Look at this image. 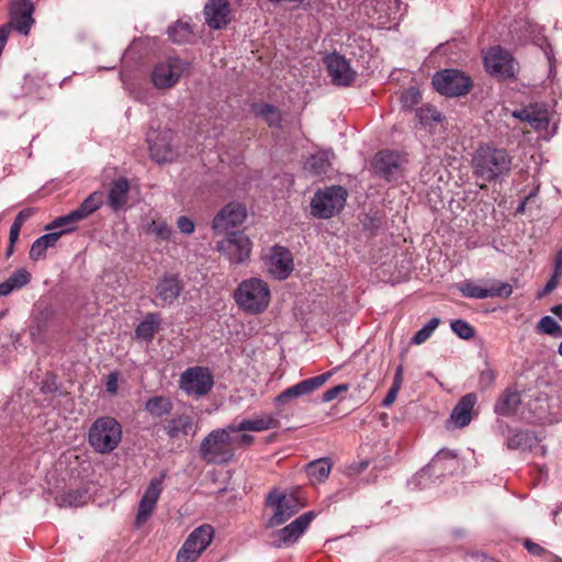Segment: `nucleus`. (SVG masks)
<instances>
[{"mask_svg":"<svg viewBox=\"0 0 562 562\" xmlns=\"http://www.w3.org/2000/svg\"><path fill=\"white\" fill-rule=\"evenodd\" d=\"M47 249L48 248L45 245H43V241L40 240V238H37L31 246L30 258L35 261L43 259L46 256Z\"/></svg>","mask_w":562,"mask_h":562,"instance_id":"obj_52","label":"nucleus"},{"mask_svg":"<svg viewBox=\"0 0 562 562\" xmlns=\"http://www.w3.org/2000/svg\"><path fill=\"white\" fill-rule=\"evenodd\" d=\"M214 538V528L204 524L195 528L177 553V562H195Z\"/></svg>","mask_w":562,"mask_h":562,"instance_id":"obj_7","label":"nucleus"},{"mask_svg":"<svg viewBox=\"0 0 562 562\" xmlns=\"http://www.w3.org/2000/svg\"><path fill=\"white\" fill-rule=\"evenodd\" d=\"M403 157L392 150H380L372 160L373 173L385 181H396L404 175Z\"/></svg>","mask_w":562,"mask_h":562,"instance_id":"obj_13","label":"nucleus"},{"mask_svg":"<svg viewBox=\"0 0 562 562\" xmlns=\"http://www.w3.org/2000/svg\"><path fill=\"white\" fill-rule=\"evenodd\" d=\"M537 331L539 334H546L553 337L562 335V329L558 322L551 316H543L537 324Z\"/></svg>","mask_w":562,"mask_h":562,"instance_id":"obj_43","label":"nucleus"},{"mask_svg":"<svg viewBox=\"0 0 562 562\" xmlns=\"http://www.w3.org/2000/svg\"><path fill=\"white\" fill-rule=\"evenodd\" d=\"M416 120L423 126H432L441 122V113L434 106H423L416 111Z\"/></svg>","mask_w":562,"mask_h":562,"instance_id":"obj_39","label":"nucleus"},{"mask_svg":"<svg viewBox=\"0 0 562 562\" xmlns=\"http://www.w3.org/2000/svg\"><path fill=\"white\" fill-rule=\"evenodd\" d=\"M331 470V463L328 458H321L306 464L305 471L313 484L324 482Z\"/></svg>","mask_w":562,"mask_h":562,"instance_id":"obj_33","label":"nucleus"},{"mask_svg":"<svg viewBox=\"0 0 562 562\" xmlns=\"http://www.w3.org/2000/svg\"><path fill=\"white\" fill-rule=\"evenodd\" d=\"M507 448L510 450L525 449L530 447L531 437L527 431H516L507 439Z\"/></svg>","mask_w":562,"mask_h":562,"instance_id":"obj_44","label":"nucleus"},{"mask_svg":"<svg viewBox=\"0 0 562 562\" xmlns=\"http://www.w3.org/2000/svg\"><path fill=\"white\" fill-rule=\"evenodd\" d=\"M347 190L341 186H330L315 192L311 200V214L316 218H330L344 209Z\"/></svg>","mask_w":562,"mask_h":562,"instance_id":"obj_5","label":"nucleus"},{"mask_svg":"<svg viewBox=\"0 0 562 562\" xmlns=\"http://www.w3.org/2000/svg\"><path fill=\"white\" fill-rule=\"evenodd\" d=\"M267 501L276 508L273 516L269 519V527L282 525L304 506L301 497L294 492L289 494L271 492Z\"/></svg>","mask_w":562,"mask_h":562,"instance_id":"obj_9","label":"nucleus"},{"mask_svg":"<svg viewBox=\"0 0 562 562\" xmlns=\"http://www.w3.org/2000/svg\"><path fill=\"white\" fill-rule=\"evenodd\" d=\"M328 76L337 86L348 87L357 77V71L352 69L345 56L334 52L324 58Z\"/></svg>","mask_w":562,"mask_h":562,"instance_id":"obj_16","label":"nucleus"},{"mask_svg":"<svg viewBox=\"0 0 562 562\" xmlns=\"http://www.w3.org/2000/svg\"><path fill=\"white\" fill-rule=\"evenodd\" d=\"M476 395L468 393L462 396L453 407L450 419L459 428L468 426L472 420V412L476 403Z\"/></svg>","mask_w":562,"mask_h":562,"instance_id":"obj_26","label":"nucleus"},{"mask_svg":"<svg viewBox=\"0 0 562 562\" xmlns=\"http://www.w3.org/2000/svg\"><path fill=\"white\" fill-rule=\"evenodd\" d=\"M373 14L370 15L379 27H387L392 22L398 21L406 10L401 0H372Z\"/></svg>","mask_w":562,"mask_h":562,"instance_id":"obj_17","label":"nucleus"},{"mask_svg":"<svg viewBox=\"0 0 562 562\" xmlns=\"http://www.w3.org/2000/svg\"><path fill=\"white\" fill-rule=\"evenodd\" d=\"M331 376V372L305 379L293 386L285 389L276 397L277 404H285L295 397L307 395L323 386Z\"/></svg>","mask_w":562,"mask_h":562,"instance_id":"obj_19","label":"nucleus"},{"mask_svg":"<svg viewBox=\"0 0 562 562\" xmlns=\"http://www.w3.org/2000/svg\"><path fill=\"white\" fill-rule=\"evenodd\" d=\"M122 440V426L113 417L97 418L88 432V442L91 448L101 454L114 451Z\"/></svg>","mask_w":562,"mask_h":562,"instance_id":"obj_3","label":"nucleus"},{"mask_svg":"<svg viewBox=\"0 0 562 562\" xmlns=\"http://www.w3.org/2000/svg\"><path fill=\"white\" fill-rule=\"evenodd\" d=\"M80 222L74 211L66 215L56 217L52 223L46 225L45 231H55L60 228L57 233H61V236L71 233L76 229V224Z\"/></svg>","mask_w":562,"mask_h":562,"instance_id":"obj_37","label":"nucleus"},{"mask_svg":"<svg viewBox=\"0 0 562 562\" xmlns=\"http://www.w3.org/2000/svg\"><path fill=\"white\" fill-rule=\"evenodd\" d=\"M189 63L179 57H168L154 67L151 81L158 89L171 88L189 70Z\"/></svg>","mask_w":562,"mask_h":562,"instance_id":"obj_10","label":"nucleus"},{"mask_svg":"<svg viewBox=\"0 0 562 562\" xmlns=\"http://www.w3.org/2000/svg\"><path fill=\"white\" fill-rule=\"evenodd\" d=\"M192 425L193 420L189 415H178L166 422L164 430L170 438L186 437Z\"/></svg>","mask_w":562,"mask_h":562,"instance_id":"obj_32","label":"nucleus"},{"mask_svg":"<svg viewBox=\"0 0 562 562\" xmlns=\"http://www.w3.org/2000/svg\"><path fill=\"white\" fill-rule=\"evenodd\" d=\"M562 271V249L557 251L555 254V267L554 272L551 276L550 280L546 283L543 289L538 292L537 297L542 299L543 296L550 294L558 286V279Z\"/></svg>","mask_w":562,"mask_h":562,"instance_id":"obj_40","label":"nucleus"},{"mask_svg":"<svg viewBox=\"0 0 562 562\" xmlns=\"http://www.w3.org/2000/svg\"><path fill=\"white\" fill-rule=\"evenodd\" d=\"M521 403L520 393L507 387L494 405V412L499 416H513Z\"/></svg>","mask_w":562,"mask_h":562,"instance_id":"obj_27","label":"nucleus"},{"mask_svg":"<svg viewBox=\"0 0 562 562\" xmlns=\"http://www.w3.org/2000/svg\"><path fill=\"white\" fill-rule=\"evenodd\" d=\"M179 231L183 234L190 235L194 232L195 224L188 216H180L177 221Z\"/></svg>","mask_w":562,"mask_h":562,"instance_id":"obj_54","label":"nucleus"},{"mask_svg":"<svg viewBox=\"0 0 562 562\" xmlns=\"http://www.w3.org/2000/svg\"><path fill=\"white\" fill-rule=\"evenodd\" d=\"M237 305L251 314L263 312L270 302L268 284L258 278H250L239 283L234 293Z\"/></svg>","mask_w":562,"mask_h":562,"instance_id":"obj_4","label":"nucleus"},{"mask_svg":"<svg viewBox=\"0 0 562 562\" xmlns=\"http://www.w3.org/2000/svg\"><path fill=\"white\" fill-rule=\"evenodd\" d=\"M513 116L527 122L531 127L539 130L549 123L548 108L543 103H533L513 112Z\"/></svg>","mask_w":562,"mask_h":562,"instance_id":"obj_25","label":"nucleus"},{"mask_svg":"<svg viewBox=\"0 0 562 562\" xmlns=\"http://www.w3.org/2000/svg\"><path fill=\"white\" fill-rule=\"evenodd\" d=\"M234 439L236 449L237 447H249L252 445L255 438L251 435L243 434L238 437H234Z\"/></svg>","mask_w":562,"mask_h":562,"instance_id":"obj_61","label":"nucleus"},{"mask_svg":"<svg viewBox=\"0 0 562 562\" xmlns=\"http://www.w3.org/2000/svg\"><path fill=\"white\" fill-rule=\"evenodd\" d=\"M206 24L213 30L224 29L231 22L228 0H209L204 7Z\"/></svg>","mask_w":562,"mask_h":562,"instance_id":"obj_23","label":"nucleus"},{"mask_svg":"<svg viewBox=\"0 0 562 562\" xmlns=\"http://www.w3.org/2000/svg\"><path fill=\"white\" fill-rule=\"evenodd\" d=\"M161 321L159 313H147L144 319L137 325L135 337L147 342L151 341L155 334L160 329Z\"/></svg>","mask_w":562,"mask_h":562,"instance_id":"obj_31","label":"nucleus"},{"mask_svg":"<svg viewBox=\"0 0 562 562\" xmlns=\"http://www.w3.org/2000/svg\"><path fill=\"white\" fill-rule=\"evenodd\" d=\"M484 67L488 74L501 80L513 79L516 76L515 59L501 46L492 47L486 52Z\"/></svg>","mask_w":562,"mask_h":562,"instance_id":"obj_12","label":"nucleus"},{"mask_svg":"<svg viewBox=\"0 0 562 562\" xmlns=\"http://www.w3.org/2000/svg\"><path fill=\"white\" fill-rule=\"evenodd\" d=\"M147 232L162 240H169L172 234L171 227L162 220H154L147 227Z\"/></svg>","mask_w":562,"mask_h":562,"instance_id":"obj_46","label":"nucleus"},{"mask_svg":"<svg viewBox=\"0 0 562 562\" xmlns=\"http://www.w3.org/2000/svg\"><path fill=\"white\" fill-rule=\"evenodd\" d=\"M268 266L270 273L279 279H286L293 270V257L291 251L282 246H274L270 250Z\"/></svg>","mask_w":562,"mask_h":562,"instance_id":"obj_22","label":"nucleus"},{"mask_svg":"<svg viewBox=\"0 0 562 562\" xmlns=\"http://www.w3.org/2000/svg\"><path fill=\"white\" fill-rule=\"evenodd\" d=\"M87 497L86 491L69 490L56 499L59 506L80 507L86 504Z\"/></svg>","mask_w":562,"mask_h":562,"instance_id":"obj_38","label":"nucleus"},{"mask_svg":"<svg viewBox=\"0 0 562 562\" xmlns=\"http://www.w3.org/2000/svg\"><path fill=\"white\" fill-rule=\"evenodd\" d=\"M522 546L533 557H540V555L546 554V555L551 558L552 562H562V559L560 557L554 555V554L548 552L540 544L533 542L532 540H530L528 538L522 540Z\"/></svg>","mask_w":562,"mask_h":562,"instance_id":"obj_50","label":"nucleus"},{"mask_svg":"<svg viewBox=\"0 0 562 562\" xmlns=\"http://www.w3.org/2000/svg\"><path fill=\"white\" fill-rule=\"evenodd\" d=\"M229 425L212 430L202 441L199 448L200 458L207 464H227L235 457V439Z\"/></svg>","mask_w":562,"mask_h":562,"instance_id":"obj_2","label":"nucleus"},{"mask_svg":"<svg viewBox=\"0 0 562 562\" xmlns=\"http://www.w3.org/2000/svg\"><path fill=\"white\" fill-rule=\"evenodd\" d=\"M457 454L448 449H441L432 459L430 467H436L441 460L454 459Z\"/></svg>","mask_w":562,"mask_h":562,"instance_id":"obj_59","label":"nucleus"},{"mask_svg":"<svg viewBox=\"0 0 562 562\" xmlns=\"http://www.w3.org/2000/svg\"><path fill=\"white\" fill-rule=\"evenodd\" d=\"M172 132H159L155 139L149 138V151L151 158L158 164L172 161L177 153L171 145Z\"/></svg>","mask_w":562,"mask_h":562,"instance_id":"obj_24","label":"nucleus"},{"mask_svg":"<svg viewBox=\"0 0 562 562\" xmlns=\"http://www.w3.org/2000/svg\"><path fill=\"white\" fill-rule=\"evenodd\" d=\"M21 226L19 224L12 223L9 232V243L15 244L19 239Z\"/></svg>","mask_w":562,"mask_h":562,"instance_id":"obj_62","label":"nucleus"},{"mask_svg":"<svg viewBox=\"0 0 562 562\" xmlns=\"http://www.w3.org/2000/svg\"><path fill=\"white\" fill-rule=\"evenodd\" d=\"M103 205V193L102 192H93L89 194L80 205L74 210L75 214L80 221L86 220L92 213L98 211Z\"/></svg>","mask_w":562,"mask_h":562,"instance_id":"obj_34","label":"nucleus"},{"mask_svg":"<svg viewBox=\"0 0 562 562\" xmlns=\"http://www.w3.org/2000/svg\"><path fill=\"white\" fill-rule=\"evenodd\" d=\"M169 38L177 44L190 43L194 37L191 25L188 22L178 21L168 27Z\"/></svg>","mask_w":562,"mask_h":562,"instance_id":"obj_36","label":"nucleus"},{"mask_svg":"<svg viewBox=\"0 0 562 562\" xmlns=\"http://www.w3.org/2000/svg\"><path fill=\"white\" fill-rule=\"evenodd\" d=\"M404 98H405V100H407L408 98H411V100H412V102H413V103H417V102H418V99H419V92H418L416 89L412 88V89H409V90H407V91H406V93H405V97H404Z\"/></svg>","mask_w":562,"mask_h":562,"instance_id":"obj_64","label":"nucleus"},{"mask_svg":"<svg viewBox=\"0 0 562 562\" xmlns=\"http://www.w3.org/2000/svg\"><path fill=\"white\" fill-rule=\"evenodd\" d=\"M495 379H496V372L494 370H492L488 367L486 369L482 370L480 373V376H479L480 390L485 391V390L490 389L494 384Z\"/></svg>","mask_w":562,"mask_h":562,"instance_id":"obj_51","label":"nucleus"},{"mask_svg":"<svg viewBox=\"0 0 562 562\" xmlns=\"http://www.w3.org/2000/svg\"><path fill=\"white\" fill-rule=\"evenodd\" d=\"M329 156L328 151H319L311 157L310 165L311 168L317 173H325L329 167Z\"/></svg>","mask_w":562,"mask_h":562,"instance_id":"obj_48","label":"nucleus"},{"mask_svg":"<svg viewBox=\"0 0 562 562\" xmlns=\"http://www.w3.org/2000/svg\"><path fill=\"white\" fill-rule=\"evenodd\" d=\"M214 376L206 367H191L184 370L179 380L180 389L189 396L201 397L210 393Z\"/></svg>","mask_w":562,"mask_h":562,"instance_id":"obj_8","label":"nucleus"},{"mask_svg":"<svg viewBox=\"0 0 562 562\" xmlns=\"http://www.w3.org/2000/svg\"><path fill=\"white\" fill-rule=\"evenodd\" d=\"M314 517V512L304 513L288 526L273 532L271 546L274 548H288L292 546L303 535Z\"/></svg>","mask_w":562,"mask_h":562,"instance_id":"obj_15","label":"nucleus"},{"mask_svg":"<svg viewBox=\"0 0 562 562\" xmlns=\"http://www.w3.org/2000/svg\"><path fill=\"white\" fill-rule=\"evenodd\" d=\"M34 5L31 0H14L10 5V22L0 26L5 30V42L8 41L11 29H15L19 33L27 35L34 23L32 14Z\"/></svg>","mask_w":562,"mask_h":562,"instance_id":"obj_14","label":"nucleus"},{"mask_svg":"<svg viewBox=\"0 0 562 562\" xmlns=\"http://www.w3.org/2000/svg\"><path fill=\"white\" fill-rule=\"evenodd\" d=\"M349 389L348 384H338L334 387L328 389L323 393V402H330L338 397L341 393L347 392Z\"/></svg>","mask_w":562,"mask_h":562,"instance_id":"obj_53","label":"nucleus"},{"mask_svg":"<svg viewBox=\"0 0 562 562\" xmlns=\"http://www.w3.org/2000/svg\"><path fill=\"white\" fill-rule=\"evenodd\" d=\"M451 330L461 339L469 340L475 336V329L467 321L456 319L451 322Z\"/></svg>","mask_w":562,"mask_h":562,"instance_id":"obj_47","label":"nucleus"},{"mask_svg":"<svg viewBox=\"0 0 562 562\" xmlns=\"http://www.w3.org/2000/svg\"><path fill=\"white\" fill-rule=\"evenodd\" d=\"M459 291L464 297L485 299V289L476 285L472 281H465L459 286Z\"/></svg>","mask_w":562,"mask_h":562,"instance_id":"obj_49","label":"nucleus"},{"mask_svg":"<svg viewBox=\"0 0 562 562\" xmlns=\"http://www.w3.org/2000/svg\"><path fill=\"white\" fill-rule=\"evenodd\" d=\"M512 165L513 157L505 148L491 145L480 146L472 159L474 175L486 182H495L507 177Z\"/></svg>","mask_w":562,"mask_h":562,"instance_id":"obj_1","label":"nucleus"},{"mask_svg":"<svg viewBox=\"0 0 562 562\" xmlns=\"http://www.w3.org/2000/svg\"><path fill=\"white\" fill-rule=\"evenodd\" d=\"M165 474L160 477H155L149 482V485L145 490L144 495L138 504L137 515H136V524L140 526L146 522L147 519L151 516L156 504L159 499V496L162 491V480Z\"/></svg>","mask_w":562,"mask_h":562,"instance_id":"obj_21","label":"nucleus"},{"mask_svg":"<svg viewBox=\"0 0 562 562\" xmlns=\"http://www.w3.org/2000/svg\"><path fill=\"white\" fill-rule=\"evenodd\" d=\"M119 372H111L105 382V390L108 393L115 395L119 389Z\"/></svg>","mask_w":562,"mask_h":562,"instance_id":"obj_55","label":"nucleus"},{"mask_svg":"<svg viewBox=\"0 0 562 562\" xmlns=\"http://www.w3.org/2000/svg\"><path fill=\"white\" fill-rule=\"evenodd\" d=\"M12 291L20 290L31 281V273L25 268L16 269L8 279Z\"/></svg>","mask_w":562,"mask_h":562,"instance_id":"obj_45","label":"nucleus"},{"mask_svg":"<svg viewBox=\"0 0 562 562\" xmlns=\"http://www.w3.org/2000/svg\"><path fill=\"white\" fill-rule=\"evenodd\" d=\"M183 288V282L178 274H164L155 286L156 297L159 300L158 304L161 306L172 305L181 295Z\"/></svg>","mask_w":562,"mask_h":562,"instance_id":"obj_20","label":"nucleus"},{"mask_svg":"<svg viewBox=\"0 0 562 562\" xmlns=\"http://www.w3.org/2000/svg\"><path fill=\"white\" fill-rule=\"evenodd\" d=\"M247 212L245 206L237 202L225 205L214 217L212 228L215 233H226L244 223Z\"/></svg>","mask_w":562,"mask_h":562,"instance_id":"obj_18","label":"nucleus"},{"mask_svg":"<svg viewBox=\"0 0 562 562\" xmlns=\"http://www.w3.org/2000/svg\"><path fill=\"white\" fill-rule=\"evenodd\" d=\"M485 289L486 297H504L507 299L513 293V286L508 282L493 280Z\"/></svg>","mask_w":562,"mask_h":562,"instance_id":"obj_41","label":"nucleus"},{"mask_svg":"<svg viewBox=\"0 0 562 562\" xmlns=\"http://www.w3.org/2000/svg\"><path fill=\"white\" fill-rule=\"evenodd\" d=\"M431 83L437 92L450 98L465 95L473 87L470 76L452 68L437 71L432 76Z\"/></svg>","mask_w":562,"mask_h":562,"instance_id":"obj_6","label":"nucleus"},{"mask_svg":"<svg viewBox=\"0 0 562 562\" xmlns=\"http://www.w3.org/2000/svg\"><path fill=\"white\" fill-rule=\"evenodd\" d=\"M60 237H61V233L50 231V233H47L38 238H40V240L43 241V245H45L47 248H49V247H54Z\"/></svg>","mask_w":562,"mask_h":562,"instance_id":"obj_57","label":"nucleus"},{"mask_svg":"<svg viewBox=\"0 0 562 562\" xmlns=\"http://www.w3.org/2000/svg\"><path fill=\"white\" fill-rule=\"evenodd\" d=\"M279 420L271 416H262L252 419H244L238 424H231L229 429L236 432L239 431H265L271 428H277Z\"/></svg>","mask_w":562,"mask_h":562,"instance_id":"obj_28","label":"nucleus"},{"mask_svg":"<svg viewBox=\"0 0 562 562\" xmlns=\"http://www.w3.org/2000/svg\"><path fill=\"white\" fill-rule=\"evenodd\" d=\"M128 191L130 182L126 178L121 177L112 182L108 194V203L113 211H119L126 204Z\"/></svg>","mask_w":562,"mask_h":562,"instance_id":"obj_29","label":"nucleus"},{"mask_svg":"<svg viewBox=\"0 0 562 562\" xmlns=\"http://www.w3.org/2000/svg\"><path fill=\"white\" fill-rule=\"evenodd\" d=\"M172 409L171 401L166 396H153L145 403V411L155 418H161L170 414Z\"/></svg>","mask_w":562,"mask_h":562,"instance_id":"obj_35","label":"nucleus"},{"mask_svg":"<svg viewBox=\"0 0 562 562\" xmlns=\"http://www.w3.org/2000/svg\"><path fill=\"white\" fill-rule=\"evenodd\" d=\"M403 371H404V368H403V364H400L397 368H396V371H395V374H394V379H393V383L392 385L395 386V387H402V383H403Z\"/></svg>","mask_w":562,"mask_h":562,"instance_id":"obj_63","label":"nucleus"},{"mask_svg":"<svg viewBox=\"0 0 562 562\" xmlns=\"http://www.w3.org/2000/svg\"><path fill=\"white\" fill-rule=\"evenodd\" d=\"M251 241L243 232H233L217 243L216 249L224 255L229 262L244 263L251 254Z\"/></svg>","mask_w":562,"mask_h":562,"instance_id":"obj_11","label":"nucleus"},{"mask_svg":"<svg viewBox=\"0 0 562 562\" xmlns=\"http://www.w3.org/2000/svg\"><path fill=\"white\" fill-rule=\"evenodd\" d=\"M400 390H401L400 387H395V386L391 385L389 392L386 393L385 397L382 401V405L384 407L391 406L395 402Z\"/></svg>","mask_w":562,"mask_h":562,"instance_id":"obj_60","label":"nucleus"},{"mask_svg":"<svg viewBox=\"0 0 562 562\" xmlns=\"http://www.w3.org/2000/svg\"><path fill=\"white\" fill-rule=\"evenodd\" d=\"M381 227V220L379 217L367 216L363 222V228L374 234Z\"/></svg>","mask_w":562,"mask_h":562,"instance_id":"obj_58","label":"nucleus"},{"mask_svg":"<svg viewBox=\"0 0 562 562\" xmlns=\"http://www.w3.org/2000/svg\"><path fill=\"white\" fill-rule=\"evenodd\" d=\"M35 212L36 209L34 207H25L18 213L13 223L19 224L22 227L23 224L35 214Z\"/></svg>","mask_w":562,"mask_h":562,"instance_id":"obj_56","label":"nucleus"},{"mask_svg":"<svg viewBox=\"0 0 562 562\" xmlns=\"http://www.w3.org/2000/svg\"><path fill=\"white\" fill-rule=\"evenodd\" d=\"M251 112L255 116L263 120L269 127H281L283 117L281 111L277 106L266 102L254 103L251 105Z\"/></svg>","mask_w":562,"mask_h":562,"instance_id":"obj_30","label":"nucleus"},{"mask_svg":"<svg viewBox=\"0 0 562 562\" xmlns=\"http://www.w3.org/2000/svg\"><path fill=\"white\" fill-rule=\"evenodd\" d=\"M439 324H440V318H438V317L430 318L424 325L423 328H420L419 330H417L415 333L411 342L413 345H420V344L425 342L427 339H429V337L432 335V333L436 330V328L439 326Z\"/></svg>","mask_w":562,"mask_h":562,"instance_id":"obj_42","label":"nucleus"}]
</instances>
